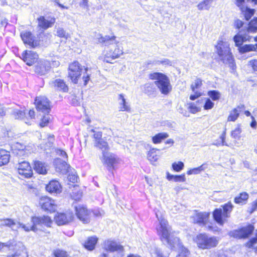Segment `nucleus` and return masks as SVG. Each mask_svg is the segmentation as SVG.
Returning a JSON list of instances; mask_svg holds the SVG:
<instances>
[{
  "instance_id": "f257e3e1",
  "label": "nucleus",
  "mask_w": 257,
  "mask_h": 257,
  "mask_svg": "<svg viewBox=\"0 0 257 257\" xmlns=\"http://www.w3.org/2000/svg\"><path fill=\"white\" fill-rule=\"evenodd\" d=\"M156 215L159 221V226L157 229L161 240L166 242L171 248L178 249L179 253L177 257H190L188 250L182 245L179 239L174 236L168 221L164 218L162 214L161 213L156 212Z\"/></svg>"
},
{
  "instance_id": "f03ea898",
  "label": "nucleus",
  "mask_w": 257,
  "mask_h": 257,
  "mask_svg": "<svg viewBox=\"0 0 257 257\" xmlns=\"http://www.w3.org/2000/svg\"><path fill=\"white\" fill-rule=\"evenodd\" d=\"M102 42L107 46L103 51V60L106 62L112 63L113 60L123 54V49L119 42L115 40V36H105L102 38Z\"/></svg>"
},
{
  "instance_id": "7ed1b4c3",
  "label": "nucleus",
  "mask_w": 257,
  "mask_h": 257,
  "mask_svg": "<svg viewBox=\"0 0 257 257\" xmlns=\"http://www.w3.org/2000/svg\"><path fill=\"white\" fill-rule=\"evenodd\" d=\"M257 32V18L251 21L246 30L239 31L234 37L235 46L239 48L244 42H257V36L253 35Z\"/></svg>"
},
{
  "instance_id": "20e7f679",
  "label": "nucleus",
  "mask_w": 257,
  "mask_h": 257,
  "mask_svg": "<svg viewBox=\"0 0 257 257\" xmlns=\"http://www.w3.org/2000/svg\"><path fill=\"white\" fill-rule=\"evenodd\" d=\"M216 48L217 53L223 63L228 64L229 67L234 69L235 64L228 43L223 41L221 38L218 40Z\"/></svg>"
},
{
  "instance_id": "39448f33",
  "label": "nucleus",
  "mask_w": 257,
  "mask_h": 257,
  "mask_svg": "<svg viewBox=\"0 0 257 257\" xmlns=\"http://www.w3.org/2000/svg\"><path fill=\"white\" fill-rule=\"evenodd\" d=\"M150 78L153 80H156L155 83L162 94L167 95L171 91L172 86L169 79L165 75L155 72L151 74Z\"/></svg>"
},
{
  "instance_id": "423d86ee",
  "label": "nucleus",
  "mask_w": 257,
  "mask_h": 257,
  "mask_svg": "<svg viewBox=\"0 0 257 257\" xmlns=\"http://www.w3.org/2000/svg\"><path fill=\"white\" fill-rule=\"evenodd\" d=\"M222 208L216 209L213 213L214 220L220 225H223L227 221L230 216L233 205L229 202L221 206Z\"/></svg>"
},
{
  "instance_id": "0eeeda50",
  "label": "nucleus",
  "mask_w": 257,
  "mask_h": 257,
  "mask_svg": "<svg viewBox=\"0 0 257 257\" xmlns=\"http://www.w3.org/2000/svg\"><path fill=\"white\" fill-rule=\"evenodd\" d=\"M194 241L197 246L201 249H210L216 246L218 240L216 237L209 236L206 234H199L196 236Z\"/></svg>"
},
{
  "instance_id": "6e6552de",
  "label": "nucleus",
  "mask_w": 257,
  "mask_h": 257,
  "mask_svg": "<svg viewBox=\"0 0 257 257\" xmlns=\"http://www.w3.org/2000/svg\"><path fill=\"white\" fill-rule=\"evenodd\" d=\"M83 70V66L78 62L74 61L69 65L68 77L73 83L77 84L80 78Z\"/></svg>"
},
{
  "instance_id": "1a4fd4ad",
  "label": "nucleus",
  "mask_w": 257,
  "mask_h": 257,
  "mask_svg": "<svg viewBox=\"0 0 257 257\" xmlns=\"http://www.w3.org/2000/svg\"><path fill=\"white\" fill-rule=\"evenodd\" d=\"M100 159L102 164L105 165L109 171L113 170L115 166L120 161L119 159L116 156L107 151L102 153V156Z\"/></svg>"
},
{
  "instance_id": "9d476101",
  "label": "nucleus",
  "mask_w": 257,
  "mask_h": 257,
  "mask_svg": "<svg viewBox=\"0 0 257 257\" xmlns=\"http://www.w3.org/2000/svg\"><path fill=\"white\" fill-rule=\"evenodd\" d=\"M7 249L13 253L11 254H8L7 257H16L21 254V252L25 249V246L21 242L11 240L7 242Z\"/></svg>"
},
{
  "instance_id": "9b49d317",
  "label": "nucleus",
  "mask_w": 257,
  "mask_h": 257,
  "mask_svg": "<svg viewBox=\"0 0 257 257\" xmlns=\"http://www.w3.org/2000/svg\"><path fill=\"white\" fill-rule=\"evenodd\" d=\"M254 227L248 225L238 230H235L230 232V235L236 238H247L253 232Z\"/></svg>"
},
{
  "instance_id": "f8f14e48",
  "label": "nucleus",
  "mask_w": 257,
  "mask_h": 257,
  "mask_svg": "<svg viewBox=\"0 0 257 257\" xmlns=\"http://www.w3.org/2000/svg\"><path fill=\"white\" fill-rule=\"evenodd\" d=\"M41 208L47 211L54 212L57 208V205L54 200L48 197H42L39 202Z\"/></svg>"
},
{
  "instance_id": "ddd939ff",
  "label": "nucleus",
  "mask_w": 257,
  "mask_h": 257,
  "mask_svg": "<svg viewBox=\"0 0 257 257\" xmlns=\"http://www.w3.org/2000/svg\"><path fill=\"white\" fill-rule=\"evenodd\" d=\"M74 218L73 214L70 211L65 213H57L54 217L56 223L59 225L67 224L72 221Z\"/></svg>"
},
{
  "instance_id": "4468645a",
  "label": "nucleus",
  "mask_w": 257,
  "mask_h": 257,
  "mask_svg": "<svg viewBox=\"0 0 257 257\" xmlns=\"http://www.w3.org/2000/svg\"><path fill=\"white\" fill-rule=\"evenodd\" d=\"M35 104L39 111L48 113L50 110L49 101L45 96L37 97L35 99Z\"/></svg>"
},
{
  "instance_id": "2eb2a0df",
  "label": "nucleus",
  "mask_w": 257,
  "mask_h": 257,
  "mask_svg": "<svg viewBox=\"0 0 257 257\" xmlns=\"http://www.w3.org/2000/svg\"><path fill=\"white\" fill-rule=\"evenodd\" d=\"M17 168L19 174L22 177L26 178H29L32 177L33 172L28 162L23 161L19 163Z\"/></svg>"
},
{
  "instance_id": "dca6fc26",
  "label": "nucleus",
  "mask_w": 257,
  "mask_h": 257,
  "mask_svg": "<svg viewBox=\"0 0 257 257\" xmlns=\"http://www.w3.org/2000/svg\"><path fill=\"white\" fill-rule=\"evenodd\" d=\"M103 248L109 252H122L123 247L117 242L111 239H107L104 241L102 244Z\"/></svg>"
},
{
  "instance_id": "f3484780",
  "label": "nucleus",
  "mask_w": 257,
  "mask_h": 257,
  "mask_svg": "<svg viewBox=\"0 0 257 257\" xmlns=\"http://www.w3.org/2000/svg\"><path fill=\"white\" fill-rule=\"evenodd\" d=\"M22 59L29 66H32L38 59V54L32 51L26 50L22 54Z\"/></svg>"
},
{
  "instance_id": "a211bd4d",
  "label": "nucleus",
  "mask_w": 257,
  "mask_h": 257,
  "mask_svg": "<svg viewBox=\"0 0 257 257\" xmlns=\"http://www.w3.org/2000/svg\"><path fill=\"white\" fill-rule=\"evenodd\" d=\"M76 214L78 218L84 223L89 221V213L87 209L82 205L75 207Z\"/></svg>"
},
{
  "instance_id": "6ab92c4d",
  "label": "nucleus",
  "mask_w": 257,
  "mask_h": 257,
  "mask_svg": "<svg viewBox=\"0 0 257 257\" xmlns=\"http://www.w3.org/2000/svg\"><path fill=\"white\" fill-rule=\"evenodd\" d=\"M209 213L207 212H195L192 216L194 222L199 224L200 225H205L209 218Z\"/></svg>"
},
{
  "instance_id": "aec40b11",
  "label": "nucleus",
  "mask_w": 257,
  "mask_h": 257,
  "mask_svg": "<svg viewBox=\"0 0 257 257\" xmlns=\"http://www.w3.org/2000/svg\"><path fill=\"white\" fill-rule=\"evenodd\" d=\"M31 221L33 224L36 226L37 225H44L50 227L52 223V220L48 216H43L41 217L34 216L32 217Z\"/></svg>"
},
{
  "instance_id": "412c9836",
  "label": "nucleus",
  "mask_w": 257,
  "mask_h": 257,
  "mask_svg": "<svg viewBox=\"0 0 257 257\" xmlns=\"http://www.w3.org/2000/svg\"><path fill=\"white\" fill-rule=\"evenodd\" d=\"M54 165L56 171L61 172L63 174L67 173L69 167V165L67 164L65 161H62L61 159L59 158L55 159L54 161Z\"/></svg>"
},
{
  "instance_id": "4be33fe9",
  "label": "nucleus",
  "mask_w": 257,
  "mask_h": 257,
  "mask_svg": "<svg viewBox=\"0 0 257 257\" xmlns=\"http://www.w3.org/2000/svg\"><path fill=\"white\" fill-rule=\"evenodd\" d=\"M46 190L50 193H60L61 192V186L59 182L52 180L46 186Z\"/></svg>"
},
{
  "instance_id": "5701e85b",
  "label": "nucleus",
  "mask_w": 257,
  "mask_h": 257,
  "mask_svg": "<svg viewBox=\"0 0 257 257\" xmlns=\"http://www.w3.org/2000/svg\"><path fill=\"white\" fill-rule=\"evenodd\" d=\"M50 67L49 62L45 60L40 61L36 67L35 71L36 72L43 75L49 69Z\"/></svg>"
},
{
  "instance_id": "b1692460",
  "label": "nucleus",
  "mask_w": 257,
  "mask_h": 257,
  "mask_svg": "<svg viewBox=\"0 0 257 257\" xmlns=\"http://www.w3.org/2000/svg\"><path fill=\"white\" fill-rule=\"evenodd\" d=\"M21 37L25 44L29 45L32 47H35L34 40L32 34L28 31L23 32L21 33Z\"/></svg>"
},
{
  "instance_id": "393cba45",
  "label": "nucleus",
  "mask_w": 257,
  "mask_h": 257,
  "mask_svg": "<svg viewBox=\"0 0 257 257\" xmlns=\"http://www.w3.org/2000/svg\"><path fill=\"white\" fill-rule=\"evenodd\" d=\"M38 26L43 29L51 27L55 22V19L53 18L47 20L44 17H40L38 19Z\"/></svg>"
},
{
  "instance_id": "a878e982",
  "label": "nucleus",
  "mask_w": 257,
  "mask_h": 257,
  "mask_svg": "<svg viewBox=\"0 0 257 257\" xmlns=\"http://www.w3.org/2000/svg\"><path fill=\"white\" fill-rule=\"evenodd\" d=\"M119 101V110L123 111H130L131 110L130 105L126 101L123 94H119L118 98Z\"/></svg>"
},
{
  "instance_id": "bb28decb",
  "label": "nucleus",
  "mask_w": 257,
  "mask_h": 257,
  "mask_svg": "<svg viewBox=\"0 0 257 257\" xmlns=\"http://www.w3.org/2000/svg\"><path fill=\"white\" fill-rule=\"evenodd\" d=\"M34 169L39 174L45 175L47 173L48 166L41 161H36L34 163Z\"/></svg>"
},
{
  "instance_id": "cd10ccee",
  "label": "nucleus",
  "mask_w": 257,
  "mask_h": 257,
  "mask_svg": "<svg viewBox=\"0 0 257 257\" xmlns=\"http://www.w3.org/2000/svg\"><path fill=\"white\" fill-rule=\"evenodd\" d=\"M249 198V195L246 192L240 193L238 196L234 198V202L237 204L243 205L245 204Z\"/></svg>"
},
{
  "instance_id": "c85d7f7f",
  "label": "nucleus",
  "mask_w": 257,
  "mask_h": 257,
  "mask_svg": "<svg viewBox=\"0 0 257 257\" xmlns=\"http://www.w3.org/2000/svg\"><path fill=\"white\" fill-rule=\"evenodd\" d=\"M51 84L54 88L64 92H66L68 89V88L64 81L60 79H56L55 81H52Z\"/></svg>"
},
{
  "instance_id": "c756f323",
  "label": "nucleus",
  "mask_w": 257,
  "mask_h": 257,
  "mask_svg": "<svg viewBox=\"0 0 257 257\" xmlns=\"http://www.w3.org/2000/svg\"><path fill=\"white\" fill-rule=\"evenodd\" d=\"M98 238L96 236L89 237L84 244L85 248L89 250H92L94 249L95 245L97 242Z\"/></svg>"
},
{
  "instance_id": "7c9ffc66",
  "label": "nucleus",
  "mask_w": 257,
  "mask_h": 257,
  "mask_svg": "<svg viewBox=\"0 0 257 257\" xmlns=\"http://www.w3.org/2000/svg\"><path fill=\"white\" fill-rule=\"evenodd\" d=\"M10 153L3 149L0 150V166L7 164L10 161Z\"/></svg>"
},
{
  "instance_id": "2f4dec72",
  "label": "nucleus",
  "mask_w": 257,
  "mask_h": 257,
  "mask_svg": "<svg viewBox=\"0 0 257 257\" xmlns=\"http://www.w3.org/2000/svg\"><path fill=\"white\" fill-rule=\"evenodd\" d=\"M242 14L244 16L245 19L246 20H248L250 19L251 17L254 15V10L251 9L247 7L242 6L240 8Z\"/></svg>"
},
{
  "instance_id": "473e14b6",
  "label": "nucleus",
  "mask_w": 257,
  "mask_h": 257,
  "mask_svg": "<svg viewBox=\"0 0 257 257\" xmlns=\"http://www.w3.org/2000/svg\"><path fill=\"white\" fill-rule=\"evenodd\" d=\"M256 45L253 44H246L240 46L238 50L240 53L243 54L250 51H254L256 50Z\"/></svg>"
},
{
  "instance_id": "72a5a7b5",
  "label": "nucleus",
  "mask_w": 257,
  "mask_h": 257,
  "mask_svg": "<svg viewBox=\"0 0 257 257\" xmlns=\"http://www.w3.org/2000/svg\"><path fill=\"white\" fill-rule=\"evenodd\" d=\"M15 149L18 151L15 152L17 156L19 157H23L27 155L26 151L25 150V146L22 144L17 143L14 146Z\"/></svg>"
},
{
  "instance_id": "f704fd0d",
  "label": "nucleus",
  "mask_w": 257,
  "mask_h": 257,
  "mask_svg": "<svg viewBox=\"0 0 257 257\" xmlns=\"http://www.w3.org/2000/svg\"><path fill=\"white\" fill-rule=\"evenodd\" d=\"M9 111H10V112L12 113L15 118L23 119L26 123H29V122L26 121L25 119L24 118V116L25 115V112L23 111L18 109H14L13 110L10 109L9 110Z\"/></svg>"
},
{
  "instance_id": "c9c22d12",
  "label": "nucleus",
  "mask_w": 257,
  "mask_h": 257,
  "mask_svg": "<svg viewBox=\"0 0 257 257\" xmlns=\"http://www.w3.org/2000/svg\"><path fill=\"white\" fill-rule=\"evenodd\" d=\"M16 223L11 218L0 219V226H6L11 228L12 230H15L14 226Z\"/></svg>"
},
{
  "instance_id": "e433bc0d",
  "label": "nucleus",
  "mask_w": 257,
  "mask_h": 257,
  "mask_svg": "<svg viewBox=\"0 0 257 257\" xmlns=\"http://www.w3.org/2000/svg\"><path fill=\"white\" fill-rule=\"evenodd\" d=\"M206 168L207 165L203 164L198 167L190 169L187 172V174L188 175L199 174L201 172L204 171Z\"/></svg>"
},
{
  "instance_id": "4c0bfd02",
  "label": "nucleus",
  "mask_w": 257,
  "mask_h": 257,
  "mask_svg": "<svg viewBox=\"0 0 257 257\" xmlns=\"http://www.w3.org/2000/svg\"><path fill=\"white\" fill-rule=\"evenodd\" d=\"M159 150L156 149H151L148 153V159L152 163L156 162L159 158V155L157 154Z\"/></svg>"
},
{
  "instance_id": "58836bf2",
  "label": "nucleus",
  "mask_w": 257,
  "mask_h": 257,
  "mask_svg": "<svg viewBox=\"0 0 257 257\" xmlns=\"http://www.w3.org/2000/svg\"><path fill=\"white\" fill-rule=\"evenodd\" d=\"M168 137L169 135L166 133H159L152 138V141L154 144H159Z\"/></svg>"
},
{
  "instance_id": "ea45409f",
  "label": "nucleus",
  "mask_w": 257,
  "mask_h": 257,
  "mask_svg": "<svg viewBox=\"0 0 257 257\" xmlns=\"http://www.w3.org/2000/svg\"><path fill=\"white\" fill-rule=\"evenodd\" d=\"M240 110L238 108H234L229 113L227 118L228 121H234L238 118Z\"/></svg>"
},
{
  "instance_id": "a19ab883",
  "label": "nucleus",
  "mask_w": 257,
  "mask_h": 257,
  "mask_svg": "<svg viewBox=\"0 0 257 257\" xmlns=\"http://www.w3.org/2000/svg\"><path fill=\"white\" fill-rule=\"evenodd\" d=\"M212 2V0H204L198 5V9L200 11L203 10H208L210 8Z\"/></svg>"
},
{
  "instance_id": "79ce46f5",
  "label": "nucleus",
  "mask_w": 257,
  "mask_h": 257,
  "mask_svg": "<svg viewBox=\"0 0 257 257\" xmlns=\"http://www.w3.org/2000/svg\"><path fill=\"white\" fill-rule=\"evenodd\" d=\"M151 254L153 257H168V253H164L158 248H154L151 250Z\"/></svg>"
},
{
  "instance_id": "37998d69",
  "label": "nucleus",
  "mask_w": 257,
  "mask_h": 257,
  "mask_svg": "<svg viewBox=\"0 0 257 257\" xmlns=\"http://www.w3.org/2000/svg\"><path fill=\"white\" fill-rule=\"evenodd\" d=\"M95 146L102 150V153L106 152L108 148L107 143L102 139L97 141V142L95 143Z\"/></svg>"
},
{
  "instance_id": "c03bdc74",
  "label": "nucleus",
  "mask_w": 257,
  "mask_h": 257,
  "mask_svg": "<svg viewBox=\"0 0 257 257\" xmlns=\"http://www.w3.org/2000/svg\"><path fill=\"white\" fill-rule=\"evenodd\" d=\"M18 226L17 228H19L20 227H21L23 228L25 231H29L30 230H32L33 231H36L37 230V227L36 225L34 224H33V225H25L24 224L21 222H18Z\"/></svg>"
},
{
  "instance_id": "a18cd8bd",
  "label": "nucleus",
  "mask_w": 257,
  "mask_h": 257,
  "mask_svg": "<svg viewBox=\"0 0 257 257\" xmlns=\"http://www.w3.org/2000/svg\"><path fill=\"white\" fill-rule=\"evenodd\" d=\"M207 94L214 101L219 100L221 96L220 93L217 90L209 91Z\"/></svg>"
},
{
  "instance_id": "49530a36",
  "label": "nucleus",
  "mask_w": 257,
  "mask_h": 257,
  "mask_svg": "<svg viewBox=\"0 0 257 257\" xmlns=\"http://www.w3.org/2000/svg\"><path fill=\"white\" fill-rule=\"evenodd\" d=\"M53 254L55 257H68L67 252L62 249H56L53 251Z\"/></svg>"
},
{
  "instance_id": "de8ad7c7",
  "label": "nucleus",
  "mask_w": 257,
  "mask_h": 257,
  "mask_svg": "<svg viewBox=\"0 0 257 257\" xmlns=\"http://www.w3.org/2000/svg\"><path fill=\"white\" fill-rule=\"evenodd\" d=\"M172 168L176 172L181 171L184 167V164L182 162L179 161L177 163L175 162L172 164Z\"/></svg>"
},
{
  "instance_id": "09e8293b",
  "label": "nucleus",
  "mask_w": 257,
  "mask_h": 257,
  "mask_svg": "<svg viewBox=\"0 0 257 257\" xmlns=\"http://www.w3.org/2000/svg\"><path fill=\"white\" fill-rule=\"evenodd\" d=\"M202 85V80L199 78H197L191 85V88L192 91H195Z\"/></svg>"
},
{
  "instance_id": "8fccbe9b",
  "label": "nucleus",
  "mask_w": 257,
  "mask_h": 257,
  "mask_svg": "<svg viewBox=\"0 0 257 257\" xmlns=\"http://www.w3.org/2000/svg\"><path fill=\"white\" fill-rule=\"evenodd\" d=\"M241 133V128L238 125L234 130L231 132V137L234 139H239L240 137V134Z\"/></svg>"
},
{
  "instance_id": "3c124183",
  "label": "nucleus",
  "mask_w": 257,
  "mask_h": 257,
  "mask_svg": "<svg viewBox=\"0 0 257 257\" xmlns=\"http://www.w3.org/2000/svg\"><path fill=\"white\" fill-rule=\"evenodd\" d=\"M56 35L61 38L67 39L68 34L61 28H58L56 31Z\"/></svg>"
},
{
  "instance_id": "603ef678",
  "label": "nucleus",
  "mask_w": 257,
  "mask_h": 257,
  "mask_svg": "<svg viewBox=\"0 0 257 257\" xmlns=\"http://www.w3.org/2000/svg\"><path fill=\"white\" fill-rule=\"evenodd\" d=\"M188 108L192 113H195L201 110V107L197 106L194 103H190Z\"/></svg>"
},
{
  "instance_id": "864d4df0",
  "label": "nucleus",
  "mask_w": 257,
  "mask_h": 257,
  "mask_svg": "<svg viewBox=\"0 0 257 257\" xmlns=\"http://www.w3.org/2000/svg\"><path fill=\"white\" fill-rule=\"evenodd\" d=\"M214 103L209 98L205 99V102L203 106L205 110L211 109L214 107Z\"/></svg>"
},
{
  "instance_id": "5fc2aeb1",
  "label": "nucleus",
  "mask_w": 257,
  "mask_h": 257,
  "mask_svg": "<svg viewBox=\"0 0 257 257\" xmlns=\"http://www.w3.org/2000/svg\"><path fill=\"white\" fill-rule=\"evenodd\" d=\"M50 120V116L48 115L44 116L43 118L42 119L40 123V125L41 127H44L47 125V124L49 122Z\"/></svg>"
},
{
  "instance_id": "6e6d98bb",
  "label": "nucleus",
  "mask_w": 257,
  "mask_h": 257,
  "mask_svg": "<svg viewBox=\"0 0 257 257\" xmlns=\"http://www.w3.org/2000/svg\"><path fill=\"white\" fill-rule=\"evenodd\" d=\"M257 242V230L256 232L255 233V237L254 238H252L248 242L246 243V246H247L249 248H251L253 246V245L255 244Z\"/></svg>"
},
{
  "instance_id": "4d7b16f0",
  "label": "nucleus",
  "mask_w": 257,
  "mask_h": 257,
  "mask_svg": "<svg viewBox=\"0 0 257 257\" xmlns=\"http://www.w3.org/2000/svg\"><path fill=\"white\" fill-rule=\"evenodd\" d=\"M193 94H192L190 96V99L192 100H194L200 96H201L202 93L200 91L197 90H195V91H193Z\"/></svg>"
},
{
  "instance_id": "13d9d810",
  "label": "nucleus",
  "mask_w": 257,
  "mask_h": 257,
  "mask_svg": "<svg viewBox=\"0 0 257 257\" xmlns=\"http://www.w3.org/2000/svg\"><path fill=\"white\" fill-rule=\"evenodd\" d=\"M68 179L69 181L72 183H75L77 181L78 177L76 174V172L74 171V174H69Z\"/></svg>"
},
{
  "instance_id": "bf43d9fd",
  "label": "nucleus",
  "mask_w": 257,
  "mask_h": 257,
  "mask_svg": "<svg viewBox=\"0 0 257 257\" xmlns=\"http://www.w3.org/2000/svg\"><path fill=\"white\" fill-rule=\"evenodd\" d=\"M186 181L185 174L181 175H175L174 179L175 182H184Z\"/></svg>"
},
{
  "instance_id": "052dcab7",
  "label": "nucleus",
  "mask_w": 257,
  "mask_h": 257,
  "mask_svg": "<svg viewBox=\"0 0 257 257\" xmlns=\"http://www.w3.org/2000/svg\"><path fill=\"white\" fill-rule=\"evenodd\" d=\"M243 22L240 20H236L234 22V27L238 29L241 28L243 26Z\"/></svg>"
},
{
  "instance_id": "680f3d73",
  "label": "nucleus",
  "mask_w": 257,
  "mask_h": 257,
  "mask_svg": "<svg viewBox=\"0 0 257 257\" xmlns=\"http://www.w3.org/2000/svg\"><path fill=\"white\" fill-rule=\"evenodd\" d=\"M56 153L58 156H61L63 158H67V155L66 153L62 150H60V149L57 150L56 151Z\"/></svg>"
},
{
  "instance_id": "e2e57ef3",
  "label": "nucleus",
  "mask_w": 257,
  "mask_h": 257,
  "mask_svg": "<svg viewBox=\"0 0 257 257\" xmlns=\"http://www.w3.org/2000/svg\"><path fill=\"white\" fill-rule=\"evenodd\" d=\"M92 131H93L94 133L93 136H94V138L95 139V142H97V141L100 140L101 139V138L102 136V134L101 132H95L93 130H92Z\"/></svg>"
},
{
  "instance_id": "0e129e2a",
  "label": "nucleus",
  "mask_w": 257,
  "mask_h": 257,
  "mask_svg": "<svg viewBox=\"0 0 257 257\" xmlns=\"http://www.w3.org/2000/svg\"><path fill=\"white\" fill-rule=\"evenodd\" d=\"M93 214L96 217L101 216L104 214V212L102 210H99L98 209L94 210L93 211Z\"/></svg>"
},
{
  "instance_id": "69168bd1",
  "label": "nucleus",
  "mask_w": 257,
  "mask_h": 257,
  "mask_svg": "<svg viewBox=\"0 0 257 257\" xmlns=\"http://www.w3.org/2000/svg\"><path fill=\"white\" fill-rule=\"evenodd\" d=\"M7 242L5 243L0 242V251L2 252L7 251Z\"/></svg>"
},
{
  "instance_id": "338daca9",
  "label": "nucleus",
  "mask_w": 257,
  "mask_h": 257,
  "mask_svg": "<svg viewBox=\"0 0 257 257\" xmlns=\"http://www.w3.org/2000/svg\"><path fill=\"white\" fill-rule=\"evenodd\" d=\"M54 140V136L49 135L48 136V143L47 144V146L50 147L53 143Z\"/></svg>"
},
{
  "instance_id": "774afa93",
  "label": "nucleus",
  "mask_w": 257,
  "mask_h": 257,
  "mask_svg": "<svg viewBox=\"0 0 257 257\" xmlns=\"http://www.w3.org/2000/svg\"><path fill=\"white\" fill-rule=\"evenodd\" d=\"M250 65L254 71H257V60H253L249 62Z\"/></svg>"
}]
</instances>
